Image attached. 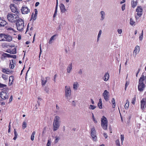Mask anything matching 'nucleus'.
<instances>
[{
	"instance_id": "obj_31",
	"label": "nucleus",
	"mask_w": 146,
	"mask_h": 146,
	"mask_svg": "<svg viewBox=\"0 0 146 146\" xmlns=\"http://www.w3.org/2000/svg\"><path fill=\"white\" fill-rule=\"evenodd\" d=\"M14 133L15 135V136L13 138V139L14 140H15L17 137L18 136V134L16 132V129H14Z\"/></svg>"
},
{
	"instance_id": "obj_3",
	"label": "nucleus",
	"mask_w": 146,
	"mask_h": 146,
	"mask_svg": "<svg viewBox=\"0 0 146 146\" xmlns=\"http://www.w3.org/2000/svg\"><path fill=\"white\" fill-rule=\"evenodd\" d=\"M18 15L17 14L9 13L7 15V18L10 22L14 23L19 18Z\"/></svg>"
},
{
	"instance_id": "obj_64",
	"label": "nucleus",
	"mask_w": 146,
	"mask_h": 146,
	"mask_svg": "<svg viewBox=\"0 0 146 146\" xmlns=\"http://www.w3.org/2000/svg\"><path fill=\"white\" fill-rule=\"evenodd\" d=\"M39 4V2H37L35 3V6L36 7H37L38 5Z\"/></svg>"
},
{
	"instance_id": "obj_11",
	"label": "nucleus",
	"mask_w": 146,
	"mask_h": 146,
	"mask_svg": "<svg viewBox=\"0 0 146 146\" xmlns=\"http://www.w3.org/2000/svg\"><path fill=\"white\" fill-rule=\"evenodd\" d=\"M0 97L2 99H6L8 98V95H7L6 92L2 91L0 93Z\"/></svg>"
},
{
	"instance_id": "obj_62",
	"label": "nucleus",
	"mask_w": 146,
	"mask_h": 146,
	"mask_svg": "<svg viewBox=\"0 0 146 146\" xmlns=\"http://www.w3.org/2000/svg\"><path fill=\"white\" fill-rule=\"evenodd\" d=\"M18 39L19 40H20L21 38V35H19L18 36Z\"/></svg>"
},
{
	"instance_id": "obj_39",
	"label": "nucleus",
	"mask_w": 146,
	"mask_h": 146,
	"mask_svg": "<svg viewBox=\"0 0 146 146\" xmlns=\"http://www.w3.org/2000/svg\"><path fill=\"white\" fill-rule=\"evenodd\" d=\"M115 144L117 146H120L119 140V139H117L116 140Z\"/></svg>"
},
{
	"instance_id": "obj_37",
	"label": "nucleus",
	"mask_w": 146,
	"mask_h": 146,
	"mask_svg": "<svg viewBox=\"0 0 146 146\" xmlns=\"http://www.w3.org/2000/svg\"><path fill=\"white\" fill-rule=\"evenodd\" d=\"M35 131H33L31 134V139L32 141H33L34 139V135L35 134Z\"/></svg>"
},
{
	"instance_id": "obj_40",
	"label": "nucleus",
	"mask_w": 146,
	"mask_h": 146,
	"mask_svg": "<svg viewBox=\"0 0 146 146\" xmlns=\"http://www.w3.org/2000/svg\"><path fill=\"white\" fill-rule=\"evenodd\" d=\"M96 107V106L92 105H90L89 108L91 110H94Z\"/></svg>"
},
{
	"instance_id": "obj_63",
	"label": "nucleus",
	"mask_w": 146,
	"mask_h": 146,
	"mask_svg": "<svg viewBox=\"0 0 146 146\" xmlns=\"http://www.w3.org/2000/svg\"><path fill=\"white\" fill-rule=\"evenodd\" d=\"M139 17H139L137 15L135 16V18L136 20H137L138 19H139Z\"/></svg>"
},
{
	"instance_id": "obj_25",
	"label": "nucleus",
	"mask_w": 146,
	"mask_h": 146,
	"mask_svg": "<svg viewBox=\"0 0 146 146\" xmlns=\"http://www.w3.org/2000/svg\"><path fill=\"white\" fill-rule=\"evenodd\" d=\"M12 62H11L10 63L9 67L10 68L13 69L14 67V61H15V60H12Z\"/></svg>"
},
{
	"instance_id": "obj_4",
	"label": "nucleus",
	"mask_w": 146,
	"mask_h": 146,
	"mask_svg": "<svg viewBox=\"0 0 146 146\" xmlns=\"http://www.w3.org/2000/svg\"><path fill=\"white\" fill-rule=\"evenodd\" d=\"M24 21L21 19H18L16 21V25L17 30L21 31L23 30L24 27Z\"/></svg>"
},
{
	"instance_id": "obj_6",
	"label": "nucleus",
	"mask_w": 146,
	"mask_h": 146,
	"mask_svg": "<svg viewBox=\"0 0 146 146\" xmlns=\"http://www.w3.org/2000/svg\"><path fill=\"white\" fill-rule=\"evenodd\" d=\"M65 96L68 99V97L70 96L71 95V90L70 87L69 86H66L65 87Z\"/></svg>"
},
{
	"instance_id": "obj_36",
	"label": "nucleus",
	"mask_w": 146,
	"mask_h": 146,
	"mask_svg": "<svg viewBox=\"0 0 146 146\" xmlns=\"http://www.w3.org/2000/svg\"><path fill=\"white\" fill-rule=\"evenodd\" d=\"M12 71V70H10L9 69L7 68L6 69V73L7 74H10L11 73Z\"/></svg>"
},
{
	"instance_id": "obj_18",
	"label": "nucleus",
	"mask_w": 146,
	"mask_h": 146,
	"mask_svg": "<svg viewBox=\"0 0 146 146\" xmlns=\"http://www.w3.org/2000/svg\"><path fill=\"white\" fill-rule=\"evenodd\" d=\"M109 78V74L108 73H106L103 77L104 80L105 81H107L108 80Z\"/></svg>"
},
{
	"instance_id": "obj_41",
	"label": "nucleus",
	"mask_w": 146,
	"mask_h": 146,
	"mask_svg": "<svg viewBox=\"0 0 146 146\" xmlns=\"http://www.w3.org/2000/svg\"><path fill=\"white\" fill-rule=\"evenodd\" d=\"M98 106L100 109L102 108V103H98Z\"/></svg>"
},
{
	"instance_id": "obj_51",
	"label": "nucleus",
	"mask_w": 146,
	"mask_h": 146,
	"mask_svg": "<svg viewBox=\"0 0 146 146\" xmlns=\"http://www.w3.org/2000/svg\"><path fill=\"white\" fill-rule=\"evenodd\" d=\"M6 28H7V29L8 31H14V29L11 27L8 28L6 27Z\"/></svg>"
},
{
	"instance_id": "obj_57",
	"label": "nucleus",
	"mask_w": 146,
	"mask_h": 146,
	"mask_svg": "<svg viewBox=\"0 0 146 146\" xmlns=\"http://www.w3.org/2000/svg\"><path fill=\"white\" fill-rule=\"evenodd\" d=\"M39 47H40V53H39V57H40V55L42 52L41 48V44H40V45Z\"/></svg>"
},
{
	"instance_id": "obj_35",
	"label": "nucleus",
	"mask_w": 146,
	"mask_h": 146,
	"mask_svg": "<svg viewBox=\"0 0 146 146\" xmlns=\"http://www.w3.org/2000/svg\"><path fill=\"white\" fill-rule=\"evenodd\" d=\"M27 124L26 122L24 121L22 124V128L23 129H25L27 127Z\"/></svg>"
},
{
	"instance_id": "obj_61",
	"label": "nucleus",
	"mask_w": 146,
	"mask_h": 146,
	"mask_svg": "<svg viewBox=\"0 0 146 146\" xmlns=\"http://www.w3.org/2000/svg\"><path fill=\"white\" fill-rule=\"evenodd\" d=\"M2 71L3 72L6 73V69L3 68H2Z\"/></svg>"
},
{
	"instance_id": "obj_59",
	"label": "nucleus",
	"mask_w": 146,
	"mask_h": 146,
	"mask_svg": "<svg viewBox=\"0 0 146 146\" xmlns=\"http://www.w3.org/2000/svg\"><path fill=\"white\" fill-rule=\"evenodd\" d=\"M78 73L80 75L82 74V71L81 69H80L79 70V71L78 72Z\"/></svg>"
},
{
	"instance_id": "obj_38",
	"label": "nucleus",
	"mask_w": 146,
	"mask_h": 146,
	"mask_svg": "<svg viewBox=\"0 0 146 146\" xmlns=\"http://www.w3.org/2000/svg\"><path fill=\"white\" fill-rule=\"evenodd\" d=\"M14 79V77L13 76H10L9 78V83L10 82H11V84H12V82H13Z\"/></svg>"
},
{
	"instance_id": "obj_49",
	"label": "nucleus",
	"mask_w": 146,
	"mask_h": 146,
	"mask_svg": "<svg viewBox=\"0 0 146 146\" xmlns=\"http://www.w3.org/2000/svg\"><path fill=\"white\" fill-rule=\"evenodd\" d=\"M136 100V98L135 97L133 98L132 99V100L131 103L133 105L135 104V101Z\"/></svg>"
},
{
	"instance_id": "obj_1",
	"label": "nucleus",
	"mask_w": 146,
	"mask_h": 146,
	"mask_svg": "<svg viewBox=\"0 0 146 146\" xmlns=\"http://www.w3.org/2000/svg\"><path fill=\"white\" fill-rule=\"evenodd\" d=\"M144 80L145 76L143 75V74L139 78L138 82L139 84L138 86V89L140 92H143L145 88V84L143 83Z\"/></svg>"
},
{
	"instance_id": "obj_34",
	"label": "nucleus",
	"mask_w": 146,
	"mask_h": 146,
	"mask_svg": "<svg viewBox=\"0 0 146 146\" xmlns=\"http://www.w3.org/2000/svg\"><path fill=\"white\" fill-rule=\"evenodd\" d=\"M111 102L113 104L112 107L113 108H115V101L114 98H112Z\"/></svg>"
},
{
	"instance_id": "obj_28",
	"label": "nucleus",
	"mask_w": 146,
	"mask_h": 146,
	"mask_svg": "<svg viewBox=\"0 0 146 146\" xmlns=\"http://www.w3.org/2000/svg\"><path fill=\"white\" fill-rule=\"evenodd\" d=\"M139 47L138 46H137L135 47V49L134 50V53H135V55L137 54V52H138L139 51Z\"/></svg>"
},
{
	"instance_id": "obj_46",
	"label": "nucleus",
	"mask_w": 146,
	"mask_h": 146,
	"mask_svg": "<svg viewBox=\"0 0 146 146\" xmlns=\"http://www.w3.org/2000/svg\"><path fill=\"white\" fill-rule=\"evenodd\" d=\"M92 118L93 120L94 121V122L96 123H97V121L95 119L94 117V115L93 113H92Z\"/></svg>"
},
{
	"instance_id": "obj_43",
	"label": "nucleus",
	"mask_w": 146,
	"mask_h": 146,
	"mask_svg": "<svg viewBox=\"0 0 146 146\" xmlns=\"http://www.w3.org/2000/svg\"><path fill=\"white\" fill-rule=\"evenodd\" d=\"M9 58H12L14 59L16 58L17 56L16 55H12L9 54Z\"/></svg>"
},
{
	"instance_id": "obj_42",
	"label": "nucleus",
	"mask_w": 146,
	"mask_h": 146,
	"mask_svg": "<svg viewBox=\"0 0 146 146\" xmlns=\"http://www.w3.org/2000/svg\"><path fill=\"white\" fill-rule=\"evenodd\" d=\"M51 144V141L50 139H48V142L47 143L46 146H50Z\"/></svg>"
},
{
	"instance_id": "obj_10",
	"label": "nucleus",
	"mask_w": 146,
	"mask_h": 146,
	"mask_svg": "<svg viewBox=\"0 0 146 146\" xmlns=\"http://www.w3.org/2000/svg\"><path fill=\"white\" fill-rule=\"evenodd\" d=\"M136 11L137 12V15L139 17H141L142 15L143 9L141 6H138L136 9Z\"/></svg>"
},
{
	"instance_id": "obj_54",
	"label": "nucleus",
	"mask_w": 146,
	"mask_h": 146,
	"mask_svg": "<svg viewBox=\"0 0 146 146\" xmlns=\"http://www.w3.org/2000/svg\"><path fill=\"white\" fill-rule=\"evenodd\" d=\"M125 4L122 5L121 7L122 10L123 11L125 9Z\"/></svg>"
},
{
	"instance_id": "obj_19",
	"label": "nucleus",
	"mask_w": 146,
	"mask_h": 146,
	"mask_svg": "<svg viewBox=\"0 0 146 146\" xmlns=\"http://www.w3.org/2000/svg\"><path fill=\"white\" fill-rule=\"evenodd\" d=\"M137 4V0H133L131 2L132 7L134 8L136 6Z\"/></svg>"
},
{
	"instance_id": "obj_17",
	"label": "nucleus",
	"mask_w": 146,
	"mask_h": 146,
	"mask_svg": "<svg viewBox=\"0 0 146 146\" xmlns=\"http://www.w3.org/2000/svg\"><path fill=\"white\" fill-rule=\"evenodd\" d=\"M5 39V41L10 42L12 40V37L10 35H6Z\"/></svg>"
},
{
	"instance_id": "obj_30",
	"label": "nucleus",
	"mask_w": 146,
	"mask_h": 146,
	"mask_svg": "<svg viewBox=\"0 0 146 146\" xmlns=\"http://www.w3.org/2000/svg\"><path fill=\"white\" fill-rule=\"evenodd\" d=\"M129 105V102L128 100H126V103L125 105V108L126 109H127L128 108Z\"/></svg>"
},
{
	"instance_id": "obj_16",
	"label": "nucleus",
	"mask_w": 146,
	"mask_h": 146,
	"mask_svg": "<svg viewBox=\"0 0 146 146\" xmlns=\"http://www.w3.org/2000/svg\"><path fill=\"white\" fill-rule=\"evenodd\" d=\"M35 14L34 15V16L33 17V15H34V13H32V14L31 15V19H33L34 20H35L36 19V16L37 15V11L36 9H35Z\"/></svg>"
},
{
	"instance_id": "obj_56",
	"label": "nucleus",
	"mask_w": 146,
	"mask_h": 146,
	"mask_svg": "<svg viewBox=\"0 0 146 146\" xmlns=\"http://www.w3.org/2000/svg\"><path fill=\"white\" fill-rule=\"evenodd\" d=\"M6 52L10 54H13V53L12 51H11V50L10 49L7 50L6 51Z\"/></svg>"
},
{
	"instance_id": "obj_12",
	"label": "nucleus",
	"mask_w": 146,
	"mask_h": 146,
	"mask_svg": "<svg viewBox=\"0 0 146 146\" xmlns=\"http://www.w3.org/2000/svg\"><path fill=\"white\" fill-rule=\"evenodd\" d=\"M108 92L107 90H105L103 94L104 99L106 101H108L109 100Z\"/></svg>"
},
{
	"instance_id": "obj_29",
	"label": "nucleus",
	"mask_w": 146,
	"mask_h": 146,
	"mask_svg": "<svg viewBox=\"0 0 146 146\" xmlns=\"http://www.w3.org/2000/svg\"><path fill=\"white\" fill-rule=\"evenodd\" d=\"M9 54H7L6 53H3L2 55V56L1 58L2 59H3V58L6 57L9 58Z\"/></svg>"
},
{
	"instance_id": "obj_22",
	"label": "nucleus",
	"mask_w": 146,
	"mask_h": 146,
	"mask_svg": "<svg viewBox=\"0 0 146 146\" xmlns=\"http://www.w3.org/2000/svg\"><path fill=\"white\" fill-rule=\"evenodd\" d=\"M58 0H56V7H55V9L54 13L53 15V17H55L57 14V10L58 6Z\"/></svg>"
},
{
	"instance_id": "obj_5",
	"label": "nucleus",
	"mask_w": 146,
	"mask_h": 146,
	"mask_svg": "<svg viewBox=\"0 0 146 146\" xmlns=\"http://www.w3.org/2000/svg\"><path fill=\"white\" fill-rule=\"evenodd\" d=\"M101 126L104 130H106L108 126V120L104 116L101 118Z\"/></svg>"
},
{
	"instance_id": "obj_21",
	"label": "nucleus",
	"mask_w": 146,
	"mask_h": 146,
	"mask_svg": "<svg viewBox=\"0 0 146 146\" xmlns=\"http://www.w3.org/2000/svg\"><path fill=\"white\" fill-rule=\"evenodd\" d=\"M72 63H70L69 64V65L67 68V72L68 73H70L71 72V70L72 69Z\"/></svg>"
},
{
	"instance_id": "obj_20",
	"label": "nucleus",
	"mask_w": 146,
	"mask_h": 146,
	"mask_svg": "<svg viewBox=\"0 0 146 146\" xmlns=\"http://www.w3.org/2000/svg\"><path fill=\"white\" fill-rule=\"evenodd\" d=\"M48 78H49L48 77H46L45 80H44V78H42L41 79V83L42 85V86H44Z\"/></svg>"
},
{
	"instance_id": "obj_53",
	"label": "nucleus",
	"mask_w": 146,
	"mask_h": 146,
	"mask_svg": "<svg viewBox=\"0 0 146 146\" xmlns=\"http://www.w3.org/2000/svg\"><path fill=\"white\" fill-rule=\"evenodd\" d=\"M49 88L47 87H46L44 89L45 91L47 93H48V91H49Z\"/></svg>"
},
{
	"instance_id": "obj_45",
	"label": "nucleus",
	"mask_w": 146,
	"mask_h": 146,
	"mask_svg": "<svg viewBox=\"0 0 146 146\" xmlns=\"http://www.w3.org/2000/svg\"><path fill=\"white\" fill-rule=\"evenodd\" d=\"M121 143L122 144L123 141L124 140V136L123 135H121Z\"/></svg>"
},
{
	"instance_id": "obj_7",
	"label": "nucleus",
	"mask_w": 146,
	"mask_h": 146,
	"mask_svg": "<svg viewBox=\"0 0 146 146\" xmlns=\"http://www.w3.org/2000/svg\"><path fill=\"white\" fill-rule=\"evenodd\" d=\"M91 136L92 139L95 141L97 140V137L96 135V131L94 127L92 128L91 130Z\"/></svg>"
},
{
	"instance_id": "obj_60",
	"label": "nucleus",
	"mask_w": 146,
	"mask_h": 146,
	"mask_svg": "<svg viewBox=\"0 0 146 146\" xmlns=\"http://www.w3.org/2000/svg\"><path fill=\"white\" fill-rule=\"evenodd\" d=\"M104 135L105 137V138H107L108 135L107 133H104Z\"/></svg>"
},
{
	"instance_id": "obj_58",
	"label": "nucleus",
	"mask_w": 146,
	"mask_h": 146,
	"mask_svg": "<svg viewBox=\"0 0 146 146\" xmlns=\"http://www.w3.org/2000/svg\"><path fill=\"white\" fill-rule=\"evenodd\" d=\"M72 104L73 106H76V104L74 101H73L72 102Z\"/></svg>"
},
{
	"instance_id": "obj_23",
	"label": "nucleus",
	"mask_w": 146,
	"mask_h": 146,
	"mask_svg": "<svg viewBox=\"0 0 146 146\" xmlns=\"http://www.w3.org/2000/svg\"><path fill=\"white\" fill-rule=\"evenodd\" d=\"M5 35L3 34H0V41H5Z\"/></svg>"
},
{
	"instance_id": "obj_48",
	"label": "nucleus",
	"mask_w": 146,
	"mask_h": 146,
	"mask_svg": "<svg viewBox=\"0 0 146 146\" xmlns=\"http://www.w3.org/2000/svg\"><path fill=\"white\" fill-rule=\"evenodd\" d=\"M59 139L58 137L56 136L55 137L54 143H57Z\"/></svg>"
},
{
	"instance_id": "obj_52",
	"label": "nucleus",
	"mask_w": 146,
	"mask_h": 146,
	"mask_svg": "<svg viewBox=\"0 0 146 146\" xmlns=\"http://www.w3.org/2000/svg\"><path fill=\"white\" fill-rule=\"evenodd\" d=\"M102 30H100L99 31L98 35V37H100L101 35L102 34Z\"/></svg>"
},
{
	"instance_id": "obj_50",
	"label": "nucleus",
	"mask_w": 146,
	"mask_h": 146,
	"mask_svg": "<svg viewBox=\"0 0 146 146\" xmlns=\"http://www.w3.org/2000/svg\"><path fill=\"white\" fill-rule=\"evenodd\" d=\"M13 52V54H15L16 53V48H14L12 50H11Z\"/></svg>"
},
{
	"instance_id": "obj_33",
	"label": "nucleus",
	"mask_w": 146,
	"mask_h": 146,
	"mask_svg": "<svg viewBox=\"0 0 146 146\" xmlns=\"http://www.w3.org/2000/svg\"><path fill=\"white\" fill-rule=\"evenodd\" d=\"M2 77L4 80H7L8 78V76L7 75H5L4 74H2Z\"/></svg>"
},
{
	"instance_id": "obj_27",
	"label": "nucleus",
	"mask_w": 146,
	"mask_h": 146,
	"mask_svg": "<svg viewBox=\"0 0 146 146\" xmlns=\"http://www.w3.org/2000/svg\"><path fill=\"white\" fill-rule=\"evenodd\" d=\"M58 35H54L53 36H52L50 38V40H49V43L50 44L52 43V41L53 40H54V38L55 36H57Z\"/></svg>"
},
{
	"instance_id": "obj_26",
	"label": "nucleus",
	"mask_w": 146,
	"mask_h": 146,
	"mask_svg": "<svg viewBox=\"0 0 146 146\" xmlns=\"http://www.w3.org/2000/svg\"><path fill=\"white\" fill-rule=\"evenodd\" d=\"M78 85V83L76 82H74L73 84V88L75 90H76L77 89Z\"/></svg>"
},
{
	"instance_id": "obj_8",
	"label": "nucleus",
	"mask_w": 146,
	"mask_h": 146,
	"mask_svg": "<svg viewBox=\"0 0 146 146\" xmlns=\"http://www.w3.org/2000/svg\"><path fill=\"white\" fill-rule=\"evenodd\" d=\"M10 7L12 12L15 13V14L19 15V12L18 11L17 9L15 7L14 4H11Z\"/></svg>"
},
{
	"instance_id": "obj_15",
	"label": "nucleus",
	"mask_w": 146,
	"mask_h": 146,
	"mask_svg": "<svg viewBox=\"0 0 146 146\" xmlns=\"http://www.w3.org/2000/svg\"><path fill=\"white\" fill-rule=\"evenodd\" d=\"M7 22L0 17V27H4L7 24Z\"/></svg>"
},
{
	"instance_id": "obj_13",
	"label": "nucleus",
	"mask_w": 146,
	"mask_h": 146,
	"mask_svg": "<svg viewBox=\"0 0 146 146\" xmlns=\"http://www.w3.org/2000/svg\"><path fill=\"white\" fill-rule=\"evenodd\" d=\"M145 99L143 98L141 101V109L143 110L145 109V104H146V97L145 98Z\"/></svg>"
},
{
	"instance_id": "obj_2",
	"label": "nucleus",
	"mask_w": 146,
	"mask_h": 146,
	"mask_svg": "<svg viewBox=\"0 0 146 146\" xmlns=\"http://www.w3.org/2000/svg\"><path fill=\"white\" fill-rule=\"evenodd\" d=\"M60 118L58 116H56L54 120L53 124V130L54 131L57 130L60 125Z\"/></svg>"
},
{
	"instance_id": "obj_14",
	"label": "nucleus",
	"mask_w": 146,
	"mask_h": 146,
	"mask_svg": "<svg viewBox=\"0 0 146 146\" xmlns=\"http://www.w3.org/2000/svg\"><path fill=\"white\" fill-rule=\"evenodd\" d=\"M60 7L61 12L62 13H65L66 9L64 5L62 3H61L60 5Z\"/></svg>"
},
{
	"instance_id": "obj_47",
	"label": "nucleus",
	"mask_w": 146,
	"mask_h": 146,
	"mask_svg": "<svg viewBox=\"0 0 146 146\" xmlns=\"http://www.w3.org/2000/svg\"><path fill=\"white\" fill-rule=\"evenodd\" d=\"M6 87L7 85L0 83V88H3L4 87Z\"/></svg>"
},
{
	"instance_id": "obj_9",
	"label": "nucleus",
	"mask_w": 146,
	"mask_h": 146,
	"mask_svg": "<svg viewBox=\"0 0 146 146\" xmlns=\"http://www.w3.org/2000/svg\"><path fill=\"white\" fill-rule=\"evenodd\" d=\"M21 12L22 14H27L30 12V9L27 7L23 6L21 8Z\"/></svg>"
},
{
	"instance_id": "obj_44",
	"label": "nucleus",
	"mask_w": 146,
	"mask_h": 146,
	"mask_svg": "<svg viewBox=\"0 0 146 146\" xmlns=\"http://www.w3.org/2000/svg\"><path fill=\"white\" fill-rule=\"evenodd\" d=\"M129 81H126V83L125 85V90H126V88L127 86L129 85Z\"/></svg>"
},
{
	"instance_id": "obj_32",
	"label": "nucleus",
	"mask_w": 146,
	"mask_h": 146,
	"mask_svg": "<svg viewBox=\"0 0 146 146\" xmlns=\"http://www.w3.org/2000/svg\"><path fill=\"white\" fill-rule=\"evenodd\" d=\"M130 25L133 26L135 25V22L133 21L132 18H130Z\"/></svg>"
},
{
	"instance_id": "obj_24",
	"label": "nucleus",
	"mask_w": 146,
	"mask_h": 146,
	"mask_svg": "<svg viewBox=\"0 0 146 146\" xmlns=\"http://www.w3.org/2000/svg\"><path fill=\"white\" fill-rule=\"evenodd\" d=\"M100 13L101 15L100 20L101 21H103L105 18V13L104 11H102L100 12Z\"/></svg>"
},
{
	"instance_id": "obj_55",
	"label": "nucleus",
	"mask_w": 146,
	"mask_h": 146,
	"mask_svg": "<svg viewBox=\"0 0 146 146\" xmlns=\"http://www.w3.org/2000/svg\"><path fill=\"white\" fill-rule=\"evenodd\" d=\"M117 31L119 34H121L122 33V30L121 29H118Z\"/></svg>"
}]
</instances>
